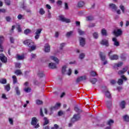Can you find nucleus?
Instances as JSON below:
<instances>
[{
	"label": "nucleus",
	"instance_id": "5701e85b",
	"mask_svg": "<svg viewBox=\"0 0 129 129\" xmlns=\"http://www.w3.org/2000/svg\"><path fill=\"white\" fill-rule=\"evenodd\" d=\"M123 63H122V62H118V63H114L113 66L114 67V68H117L118 67H121V66H122V64Z\"/></svg>",
	"mask_w": 129,
	"mask_h": 129
},
{
	"label": "nucleus",
	"instance_id": "4c0bfd02",
	"mask_svg": "<svg viewBox=\"0 0 129 129\" xmlns=\"http://www.w3.org/2000/svg\"><path fill=\"white\" fill-rule=\"evenodd\" d=\"M24 33L25 35H28V34H30V33H31V30H30L29 29H27L24 30Z\"/></svg>",
	"mask_w": 129,
	"mask_h": 129
},
{
	"label": "nucleus",
	"instance_id": "864d4df0",
	"mask_svg": "<svg viewBox=\"0 0 129 129\" xmlns=\"http://www.w3.org/2000/svg\"><path fill=\"white\" fill-rule=\"evenodd\" d=\"M15 67L16 68H21V63L19 62H16L15 63Z\"/></svg>",
	"mask_w": 129,
	"mask_h": 129
},
{
	"label": "nucleus",
	"instance_id": "13d9d810",
	"mask_svg": "<svg viewBox=\"0 0 129 129\" xmlns=\"http://www.w3.org/2000/svg\"><path fill=\"white\" fill-rule=\"evenodd\" d=\"M15 28H16V26L15 25L12 26V28L10 30L11 34H13V33H14V30H15Z\"/></svg>",
	"mask_w": 129,
	"mask_h": 129
},
{
	"label": "nucleus",
	"instance_id": "c03bdc74",
	"mask_svg": "<svg viewBox=\"0 0 129 129\" xmlns=\"http://www.w3.org/2000/svg\"><path fill=\"white\" fill-rule=\"evenodd\" d=\"M78 32L79 34V35H84V34H85V32L83 31H82L81 29H79L78 30Z\"/></svg>",
	"mask_w": 129,
	"mask_h": 129
},
{
	"label": "nucleus",
	"instance_id": "1a4fd4ad",
	"mask_svg": "<svg viewBox=\"0 0 129 129\" xmlns=\"http://www.w3.org/2000/svg\"><path fill=\"white\" fill-rule=\"evenodd\" d=\"M100 56L102 61H104L103 65H106L107 64V60H105V55L102 52L100 53Z\"/></svg>",
	"mask_w": 129,
	"mask_h": 129
},
{
	"label": "nucleus",
	"instance_id": "a211bd4d",
	"mask_svg": "<svg viewBox=\"0 0 129 129\" xmlns=\"http://www.w3.org/2000/svg\"><path fill=\"white\" fill-rule=\"evenodd\" d=\"M105 103L107 105V108L110 109L111 108V106H112V101L111 100H110L109 101H106L105 102Z\"/></svg>",
	"mask_w": 129,
	"mask_h": 129
},
{
	"label": "nucleus",
	"instance_id": "ea45409f",
	"mask_svg": "<svg viewBox=\"0 0 129 129\" xmlns=\"http://www.w3.org/2000/svg\"><path fill=\"white\" fill-rule=\"evenodd\" d=\"M90 82L92 83V84H95L96 82H97V79L95 78H93L90 80Z\"/></svg>",
	"mask_w": 129,
	"mask_h": 129
},
{
	"label": "nucleus",
	"instance_id": "9b49d317",
	"mask_svg": "<svg viewBox=\"0 0 129 129\" xmlns=\"http://www.w3.org/2000/svg\"><path fill=\"white\" fill-rule=\"evenodd\" d=\"M15 58L16 59L18 60H24L25 59V55H20L19 54H17L16 55Z\"/></svg>",
	"mask_w": 129,
	"mask_h": 129
},
{
	"label": "nucleus",
	"instance_id": "7c9ffc66",
	"mask_svg": "<svg viewBox=\"0 0 129 129\" xmlns=\"http://www.w3.org/2000/svg\"><path fill=\"white\" fill-rule=\"evenodd\" d=\"M4 87L5 90L7 91H10V90H11V86H10L9 84H7V85H5Z\"/></svg>",
	"mask_w": 129,
	"mask_h": 129
},
{
	"label": "nucleus",
	"instance_id": "c85d7f7f",
	"mask_svg": "<svg viewBox=\"0 0 129 129\" xmlns=\"http://www.w3.org/2000/svg\"><path fill=\"white\" fill-rule=\"evenodd\" d=\"M15 91L16 92V94H17V95H20L21 91H20V88H19V87H15Z\"/></svg>",
	"mask_w": 129,
	"mask_h": 129
},
{
	"label": "nucleus",
	"instance_id": "ddd939ff",
	"mask_svg": "<svg viewBox=\"0 0 129 129\" xmlns=\"http://www.w3.org/2000/svg\"><path fill=\"white\" fill-rule=\"evenodd\" d=\"M109 8L113 12H116V10H117V7L113 4H110Z\"/></svg>",
	"mask_w": 129,
	"mask_h": 129
},
{
	"label": "nucleus",
	"instance_id": "774afa93",
	"mask_svg": "<svg viewBox=\"0 0 129 129\" xmlns=\"http://www.w3.org/2000/svg\"><path fill=\"white\" fill-rule=\"evenodd\" d=\"M23 16L21 14H19L17 18H18V20H22V19H23Z\"/></svg>",
	"mask_w": 129,
	"mask_h": 129
},
{
	"label": "nucleus",
	"instance_id": "6e6552de",
	"mask_svg": "<svg viewBox=\"0 0 129 129\" xmlns=\"http://www.w3.org/2000/svg\"><path fill=\"white\" fill-rule=\"evenodd\" d=\"M0 60L3 62V63H7L8 62V58L5 54L1 53L0 54Z\"/></svg>",
	"mask_w": 129,
	"mask_h": 129
},
{
	"label": "nucleus",
	"instance_id": "69168bd1",
	"mask_svg": "<svg viewBox=\"0 0 129 129\" xmlns=\"http://www.w3.org/2000/svg\"><path fill=\"white\" fill-rule=\"evenodd\" d=\"M59 126L57 124H55L54 125V127H52L51 129H58Z\"/></svg>",
	"mask_w": 129,
	"mask_h": 129
},
{
	"label": "nucleus",
	"instance_id": "58836bf2",
	"mask_svg": "<svg viewBox=\"0 0 129 129\" xmlns=\"http://www.w3.org/2000/svg\"><path fill=\"white\" fill-rule=\"evenodd\" d=\"M39 14L40 15H43L45 14V10H44V9L40 8L39 10Z\"/></svg>",
	"mask_w": 129,
	"mask_h": 129
},
{
	"label": "nucleus",
	"instance_id": "338daca9",
	"mask_svg": "<svg viewBox=\"0 0 129 129\" xmlns=\"http://www.w3.org/2000/svg\"><path fill=\"white\" fill-rule=\"evenodd\" d=\"M64 9L66 10H69V7L68 6V4L65 3L64 4Z\"/></svg>",
	"mask_w": 129,
	"mask_h": 129
},
{
	"label": "nucleus",
	"instance_id": "6e6d98bb",
	"mask_svg": "<svg viewBox=\"0 0 129 129\" xmlns=\"http://www.w3.org/2000/svg\"><path fill=\"white\" fill-rule=\"evenodd\" d=\"M31 49V51H34V50H36V46L32 45L31 46H29Z\"/></svg>",
	"mask_w": 129,
	"mask_h": 129
},
{
	"label": "nucleus",
	"instance_id": "6ab92c4d",
	"mask_svg": "<svg viewBox=\"0 0 129 129\" xmlns=\"http://www.w3.org/2000/svg\"><path fill=\"white\" fill-rule=\"evenodd\" d=\"M86 80V77L85 76L78 77L77 79V82H81V81H85Z\"/></svg>",
	"mask_w": 129,
	"mask_h": 129
},
{
	"label": "nucleus",
	"instance_id": "79ce46f5",
	"mask_svg": "<svg viewBox=\"0 0 129 129\" xmlns=\"http://www.w3.org/2000/svg\"><path fill=\"white\" fill-rule=\"evenodd\" d=\"M38 76L39 77H44L45 76V75L44 74V73L43 72H39L38 73Z\"/></svg>",
	"mask_w": 129,
	"mask_h": 129
},
{
	"label": "nucleus",
	"instance_id": "49530a36",
	"mask_svg": "<svg viewBox=\"0 0 129 129\" xmlns=\"http://www.w3.org/2000/svg\"><path fill=\"white\" fill-rule=\"evenodd\" d=\"M91 76L94 77V76H97V74L94 71H91L90 73Z\"/></svg>",
	"mask_w": 129,
	"mask_h": 129
},
{
	"label": "nucleus",
	"instance_id": "aec40b11",
	"mask_svg": "<svg viewBox=\"0 0 129 129\" xmlns=\"http://www.w3.org/2000/svg\"><path fill=\"white\" fill-rule=\"evenodd\" d=\"M50 60H52L54 61V62H55L56 64H59V59L57 58L56 57H55L54 56H50Z\"/></svg>",
	"mask_w": 129,
	"mask_h": 129
},
{
	"label": "nucleus",
	"instance_id": "0eeeda50",
	"mask_svg": "<svg viewBox=\"0 0 129 129\" xmlns=\"http://www.w3.org/2000/svg\"><path fill=\"white\" fill-rule=\"evenodd\" d=\"M23 44H24V45H26V46H28V47H31L34 45V42H33V41L31 40L28 39L24 41L23 42Z\"/></svg>",
	"mask_w": 129,
	"mask_h": 129
},
{
	"label": "nucleus",
	"instance_id": "4be33fe9",
	"mask_svg": "<svg viewBox=\"0 0 129 129\" xmlns=\"http://www.w3.org/2000/svg\"><path fill=\"white\" fill-rule=\"evenodd\" d=\"M4 41H5V37L3 36H0V49L3 48L2 44L4 43Z\"/></svg>",
	"mask_w": 129,
	"mask_h": 129
},
{
	"label": "nucleus",
	"instance_id": "680f3d73",
	"mask_svg": "<svg viewBox=\"0 0 129 129\" xmlns=\"http://www.w3.org/2000/svg\"><path fill=\"white\" fill-rule=\"evenodd\" d=\"M57 6H61L62 5V1L61 0H58L56 2Z\"/></svg>",
	"mask_w": 129,
	"mask_h": 129
},
{
	"label": "nucleus",
	"instance_id": "8fccbe9b",
	"mask_svg": "<svg viewBox=\"0 0 129 129\" xmlns=\"http://www.w3.org/2000/svg\"><path fill=\"white\" fill-rule=\"evenodd\" d=\"M31 90L32 89H31L30 88H25L24 89V91H25V92H27V93H28V92H31Z\"/></svg>",
	"mask_w": 129,
	"mask_h": 129
},
{
	"label": "nucleus",
	"instance_id": "7ed1b4c3",
	"mask_svg": "<svg viewBox=\"0 0 129 129\" xmlns=\"http://www.w3.org/2000/svg\"><path fill=\"white\" fill-rule=\"evenodd\" d=\"M59 21L64 23H71V20L69 19H67L63 15H59L58 16Z\"/></svg>",
	"mask_w": 129,
	"mask_h": 129
},
{
	"label": "nucleus",
	"instance_id": "f8f14e48",
	"mask_svg": "<svg viewBox=\"0 0 129 129\" xmlns=\"http://www.w3.org/2000/svg\"><path fill=\"white\" fill-rule=\"evenodd\" d=\"M128 70V67H125L122 70L119 71L118 73L119 75H121V74H124V73H125V72H126Z\"/></svg>",
	"mask_w": 129,
	"mask_h": 129
},
{
	"label": "nucleus",
	"instance_id": "f03ea898",
	"mask_svg": "<svg viewBox=\"0 0 129 129\" xmlns=\"http://www.w3.org/2000/svg\"><path fill=\"white\" fill-rule=\"evenodd\" d=\"M67 69V66L64 65L61 68V73H62V74H67L68 75H71V73H72V71H71V69H69L68 70V71L67 72V70H66Z\"/></svg>",
	"mask_w": 129,
	"mask_h": 129
},
{
	"label": "nucleus",
	"instance_id": "bf43d9fd",
	"mask_svg": "<svg viewBox=\"0 0 129 129\" xmlns=\"http://www.w3.org/2000/svg\"><path fill=\"white\" fill-rule=\"evenodd\" d=\"M75 110L77 112H80V111H81L80 109L79 108H78V107H77V106L75 107Z\"/></svg>",
	"mask_w": 129,
	"mask_h": 129
},
{
	"label": "nucleus",
	"instance_id": "c756f323",
	"mask_svg": "<svg viewBox=\"0 0 129 129\" xmlns=\"http://www.w3.org/2000/svg\"><path fill=\"white\" fill-rule=\"evenodd\" d=\"M12 79L13 81V84H16L18 82V79H17V76L14 75L12 76Z\"/></svg>",
	"mask_w": 129,
	"mask_h": 129
},
{
	"label": "nucleus",
	"instance_id": "2eb2a0df",
	"mask_svg": "<svg viewBox=\"0 0 129 129\" xmlns=\"http://www.w3.org/2000/svg\"><path fill=\"white\" fill-rule=\"evenodd\" d=\"M101 45H103L104 46H106V47H108V40L106 39H103L100 42Z\"/></svg>",
	"mask_w": 129,
	"mask_h": 129
},
{
	"label": "nucleus",
	"instance_id": "dca6fc26",
	"mask_svg": "<svg viewBox=\"0 0 129 129\" xmlns=\"http://www.w3.org/2000/svg\"><path fill=\"white\" fill-rule=\"evenodd\" d=\"M44 52H46V53H48V52H50V45L49 44L46 43L44 45Z\"/></svg>",
	"mask_w": 129,
	"mask_h": 129
},
{
	"label": "nucleus",
	"instance_id": "0e129e2a",
	"mask_svg": "<svg viewBox=\"0 0 129 129\" xmlns=\"http://www.w3.org/2000/svg\"><path fill=\"white\" fill-rule=\"evenodd\" d=\"M125 58H126L125 55H124V54H122V55H121V60H122L123 61H124V60H125Z\"/></svg>",
	"mask_w": 129,
	"mask_h": 129
},
{
	"label": "nucleus",
	"instance_id": "f257e3e1",
	"mask_svg": "<svg viewBox=\"0 0 129 129\" xmlns=\"http://www.w3.org/2000/svg\"><path fill=\"white\" fill-rule=\"evenodd\" d=\"M80 119V115H79V114H74L71 120V122L69 123V126L70 127H71V126H72L73 123H74L75 121H77Z\"/></svg>",
	"mask_w": 129,
	"mask_h": 129
},
{
	"label": "nucleus",
	"instance_id": "052dcab7",
	"mask_svg": "<svg viewBox=\"0 0 129 129\" xmlns=\"http://www.w3.org/2000/svg\"><path fill=\"white\" fill-rule=\"evenodd\" d=\"M121 78L123 80H124V81H126V80H127V78H126V77H125V76H124V75L121 76Z\"/></svg>",
	"mask_w": 129,
	"mask_h": 129
},
{
	"label": "nucleus",
	"instance_id": "bb28decb",
	"mask_svg": "<svg viewBox=\"0 0 129 129\" xmlns=\"http://www.w3.org/2000/svg\"><path fill=\"white\" fill-rule=\"evenodd\" d=\"M120 107L123 109V108H125V102L124 101H122L120 103Z\"/></svg>",
	"mask_w": 129,
	"mask_h": 129
},
{
	"label": "nucleus",
	"instance_id": "f704fd0d",
	"mask_svg": "<svg viewBox=\"0 0 129 129\" xmlns=\"http://www.w3.org/2000/svg\"><path fill=\"white\" fill-rule=\"evenodd\" d=\"M85 57V54H84V53H81L80 55H79V59H80L81 60H82V59H84V58Z\"/></svg>",
	"mask_w": 129,
	"mask_h": 129
},
{
	"label": "nucleus",
	"instance_id": "a19ab883",
	"mask_svg": "<svg viewBox=\"0 0 129 129\" xmlns=\"http://www.w3.org/2000/svg\"><path fill=\"white\" fill-rule=\"evenodd\" d=\"M72 35H73V31H69L67 33L66 36L71 37V36H72Z\"/></svg>",
	"mask_w": 129,
	"mask_h": 129
},
{
	"label": "nucleus",
	"instance_id": "2f4dec72",
	"mask_svg": "<svg viewBox=\"0 0 129 129\" xmlns=\"http://www.w3.org/2000/svg\"><path fill=\"white\" fill-rule=\"evenodd\" d=\"M0 83H1V84H6L7 79L5 78L0 79Z\"/></svg>",
	"mask_w": 129,
	"mask_h": 129
},
{
	"label": "nucleus",
	"instance_id": "f3484780",
	"mask_svg": "<svg viewBox=\"0 0 129 129\" xmlns=\"http://www.w3.org/2000/svg\"><path fill=\"white\" fill-rule=\"evenodd\" d=\"M48 67L50 69H56L57 65L54 63L50 62L48 64Z\"/></svg>",
	"mask_w": 129,
	"mask_h": 129
},
{
	"label": "nucleus",
	"instance_id": "e2e57ef3",
	"mask_svg": "<svg viewBox=\"0 0 129 129\" xmlns=\"http://www.w3.org/2000/svg\"><path fill=\"white\" fill-rule=\"evenodd\" d=\"M9 122L10 124H14V120L12 118H9Z\"/></svg>",
	"mask_w": 129,
	"mask_h": 129
},
{
	"label": "nucleus",
	"instance_id": "9d476101",
	"mask_svg": "<svg viewBox=\"0 0 129 129\" xmlns=\"http://www.w3.org/2000/svg\"><path fill=\"white\" fill-rule=\"evenodd\" d=\"M104 92L105 97L108 98V99H111V94H110V92L108 91V90L106 88V90L104 91Z\"/></svg>",
	"mask_w": 129,
	"mask_h": 129
},
{
	"label": "nucleus",
	"instance_id": "423d86ee",
	"mask_svg": "<svg viewBox=\"0 0 129 129\" xmlns=\"http://www.w3.org/2000/svg\"><path fill=\"white\" fill-rule=\"evenodd\" d=\"M113 34L116 36V37H119V36H121L122 34V31L120 29H115L113 31Z\"/></svg>",
	"mask_w": 129,
	"mask_h": 129
},
{
	"label": "nucleus",
	"instance_id": "b1692460",
	"mask_svg": "<svg viewBox=\"0 0 129 129\" xmlns=\"http://www.w3.org/2000/svg\"><path fill=\"white\" fill-rule=\"evenodd\" d=\"M60 106H61V104L59 103H57L55 104L54 106L52 108V109L56 110V109H58V108H60Z\"/></svg>",
	"mask_w": 129,
	"mask_h": 129
},
{
	"label": "nucleus",
	"instance_id": "39448f33",
	"mask_svg": "<svg viewBox=\"0 0 129 129\" xmlns=\"http://www.w3.org/2000/svg\"><path fill=\"white\" fill-rule=\"evenodd\" d=\"M42 32V29H36L35 33V36L34 38L35 40H38L39 38H40V36L41 35V33Z\"/></svg>",
	"mask_w": 129,
	"mask_h": 129
},
{
	"label": "nucleus",
	"instance_id": "603ef678",
	"mask_svg": "<svg viewBox=\"0 0 129 129\" xmlns=\"http://www.w3.org/2000/svg\"><path fill=\"white\" fill-rule=\"evenodd\" d=\"M36 104H38L39 105H40L41 104H43V101H42L40 100H36Z\"/></svg>",
	"mask_w": 129,
	"mask_h": 129
},
{
	"label": "nucleus",
	"instance_id": "cd10ccee",
	"mask_svg": "<svg viewBox=\"0 0 129 129\" xmlns=\"http://www.w3.org/2000/svg\"><path fill=\"white\" fill-rule=\"evenodd\" d=\"M14 73L17 76H19L20 75H22V71L20 70H17L16 71H15Z\"/></svg>",
	"mask_w": 129,
	"mask_h": 129
},
{
	"label": "nucleus",
	"instance_id": "412c9836",
	"mask_svg": "<svg viewBox=\"0 0 129 129\" xmlns=\"http://www.w3.org/2000/svg\"><path fill=\"white\" fill-rule=\"evenodd\" d=\"M112 41L113 42H114V46H115L116 47H118V46H119V42L117 41V39H116V38H113Z\"/></svg>",
	"mask_w": 129,
	"mask_h": 129
},
{
	"label": "nucleus",
	"instance_id": "393cba45",
	"mask_svg": "<svg viewBox=\"0 0 129 129\" xmlns=\"http://www.w3.org/2000/svg\"><path fill=\"white\" fill-rule=\"evenodd\" d=\"M32 125H36L37 124V118L33 117L31 121Z\"/></svg>",
	"mask_w": 129,
	"mask_h": 129
},
{
	"label": "nucleus",
	"instance_id": "37998d69",
	"mask_svg": "<svg viewBox=\"0 0 129 129\" xmlns=\"http://www.w3.org/2000/svg\"><path fill=\"white\" fill-rule=\"evenodd\" d=\"M117 83L119 85H122V84H123V80L121 79H119Z\"/></svg>",
	"mask_w": 129,
	"mask_h": 129
},
{
	"label": "nucleus",
	"instance_id": "09e8293b",
	"mask_svg": "<svg viewBox=\"0 0 129 129\" xmlns=\"http://www.w3.org/2000/svg\"><path fill=\"white\" fill-rule=\"evenodd\" d=\"M30 58H31V60L33 59H36V58H37V56L35 54L32 53L30 55Z\"/></svg>",
	"mask_w": 129,
	"mask_h": 129
},
{
	"label": "nucleus",
	"instance_id": "a878e982",
	"mask_svg": "<svg viewBox=\"0 0 129 129\" xmlns=\"http://www.w3.org/2000/svg\"><path fill=\"white\" fill-rule=\"evenodd\" d=\"M85 5V3L83 1H80L78 3V8H82Z\"/></svg>",
	"mask_w": 129,
	"mask_h": 129
},
{
	"label": "nucleus",
	"instance_id": "3c124183",
	"mask_svg": "<svg viewBox=\"0 0 129 129\" xmlns=\"http://www.w3.org/2000/svg\"><path fill=\"white\" fill-rule=\"evenodd\" d=\"M5 3L7 6H11V0H5Z\"/></svg>",
	"mask_w": 129,
	"mask_h": 129
},
{
	"label": "nucleus",
	"instance_id": "473e14b6",
	"mask_svg": "<svg viewBox=\"0 0 129 129\" xmlns=\"http://www.w3.org/2000/svg\"><path fill=\"white\" fill-rule=\"evenodd\" d=\"M101 34L103 35V36H107V32H106V30H105V29H102Z\"/></svg>",
	"mask_w": 129,
	"mask_h": 129
},
{
	"label": "nucleus",
	"instance_id": "20e7f679",
	"mask_svg": "<svg viewBox=\"0 0 129 129\" xmlns=\"http://www.w3.org/2000/svg\"><path fill=\"white\" fill-rule=\"evenodd\" d=\"M111 54H112V51L111 50L108 54V56L110 60H117V59H118V55L116 54L110 55Z\"/></svg>",
	"mask_w": 129,
	"mask_h": 129
},
{
	"label": "nucleus",
	"instance_id": "a18cd8bd",
	"mask_svg": "<svg viewBox=\"0 0 129 129\" xmlns=\"http://www.w3.org/2000/svg\"><path fill=\"white\" fill-rule=\"evenodd\" d=\"M44 122L43 123V125H46V124H48V123H49V120H48V119H47L46 117H44Z\"/></svg>",
	"mask_w": 129,
	"mask_h": 129
},
{
	"label": "nucleus",
	"instance_id": "c9c22d12",
	"mask_svg": "<svg viewBox=\"0 0 129 129\" xmlns=\"http://www.w3.org/2000/svg\"><path fill=\"white\" fill-rule=\"evenodd\" d=\"M123 119L125 120V121H127V122H129V116L128 115H125L123 116Z\"/></svg>",
	"mask_w": 129,
	"mask_h": 129
},
{
	"label": "nucleus",
	"instance_id": "e433bc0d",
	"mask_svg": "<svg viewBox=\"0 0 129 129\" xmlns=\"http://www.w3.org/2000/svg\"><path fill=\"white\" fill-rule=\"evenodd\" d=\"M114 121H113V120L110 119L107 122V124L108 125L110 126L111 125V124H112V123H114Z\"/></svg>",
	"mask_w": 129,
	"mask_h": 129
},
{
	"label": "nucleus",
	"instance_id": "5fc2aeb1",
	"mask_svg": "<svg viewBox=\"0 0 129 129\" xmlns=\"http://www.w3.org/2000/svg\"><path fill=\"white\" fill-rule=\"evenodd\" d=\"M65 45H66V44L65 43H61L60 45V50H62L63 48H64V47H65Z\"/></svg>",
	"mask_w": 129,
	"mask_h": 129
},
{
	"label": "nucleus",
	"instance_id": "4468645a",
	"mask_svg": "<svg viewBox=\"0 0 129 129\" xmlns=\"http://www.w3.org/2000/svg\"><path fill=\"white\" fill-rule=\"evenodd\" d=\"M80 45L82 47H84V46L85 45V38L83 37H80Z\"/></svg>",
	"mask_w": 129,
	"mask_h": 129
},
{
	"label": "nucleus",
	"instance_id": "4d7b16f0",
	"mask_svg": "<svg viewBox=\"0 0 129 129\" xmlns=\"http://www.w3.org/2000/svg\"><path fill=\"white\" fill-rule=\"evenodd\" d=\"M93 17L92 16H88L87 17V21H93Z\"/></svg>",
	"mask_w": 129,
	"mask_h": 129
},
{
	"label": "nucleus",
	"instance_id": "72a5a7b5",
	"mask_svg": "<svg viewBox=\"0 0 129 129\" xmlns=\"http://www.w3.org/2000/svg\"><path fill=\"white\" fill-rule=\"evenodd\" d=\"M93 37L94 39H98V32H94L93 33Z\"/></svg>",
	"mask_w": 129,
	"mask_h": 129
},
{
	"label": "nucleus",
	"instance_id": "de8ad7c7",
	"mask_svg": "<svg viewBox=\"0 0 129 129\" xmlns=\"http://www.w3.org/2000/svg\"><path fill=\"white\" fill-rule=\"evenodd\" d=\"M119 8H120V10L122 11L123 14H124V11L125 10V8H124V6H123L122 5H120L119 6Z\"/></svg>",
	"mask_w": 129,
	"mask_h": 129
}]
</instances>
